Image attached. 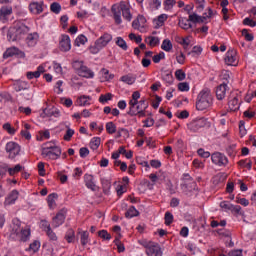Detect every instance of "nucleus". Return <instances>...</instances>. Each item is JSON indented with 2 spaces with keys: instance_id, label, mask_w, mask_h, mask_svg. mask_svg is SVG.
Masks as SVG:
<instances>
[{
  "instance_id": "obj_1",
  "label": "nucleus",
  "mask_w": 256,
  "mask_h": 256,
  "mask_svg": "<svg viewBox=\"0 0 256 256\" xmlns=\"http://www.w3.org/2000/svg\"><path fill=\"white\" fill-rule=\"evenodd\" d=\"M10 239L12 241H19L20 243H27L31 239V227L25 226L21 228V221L13 219L10 226Z\"/></svg>"
},
{
  "instance_id": "obj_2",
  "label": "nucleus",
  "mask_w": 256,
  "mask_h": 256,
  "mask_svg": "<svg viewBox=\"0 0 256 256\" xmlns=\"http://www.w3.org/2000/svg\"><path fill=\"white\" fill-rule=\"evenodd\" d=\"M213 93L209 88H204L199 92L196 100V109L197 111H205L210 107H213Z\"/></svg>"
},
{
  "instance_id": "obj_3",
  "label": "nucleus",
  "mask_w": 256,
  "mask_h": 256,
  "mask_svg": "<svg viewBox=\"0 0 256 256\" xmlns=\"http://www.w3.org/2000/svg\"><path fill=\"white\" fill-rule=\"evenodd\" d=\"M113 41V35L105 32L102 36H100L94 44L90 45L89 51L92 55H97L100 51L105 49L109 43Z\"/></svg>"
},
{
  "instance_id": "obj_4",
  "label": "nucleus",
  "mask_w": 256,
  "mask_h": 256,
  "mask_svg": "<svg viewBox=\"0 0 256 256\" xmlns=\"http://www.w3.org/2000/svg\"><path fill=\"white\" fill-rule=\"evenodd\" d=\"M72 67L79 77H83L84 79H93V77H95V72L87 67L85 62L81 60H75L72 63Z\"/></svg>"
},
{
  "instance_id": "obj_5",
  "label": "nucleus",
  "mask_w": 256,
  "mask_h": 256,
  "mask_svg": "<svg viewBox=\"0 0 256 256\" xmlns=\"http://www.w3.org/2000/svg\"><path fill=\"white\" fill-rule=\"evenodd\" d=\"M25 33H29V27L22 24L20 26L10 28L8 30L7 37L9 41H19Z\"/></svg>"
},
{
  "instance_id": "obj_6",
  "label": "nucleus",
  "mask_w": 256,
  "mask_h": 256,
  "mask_svg": "<svg viewBox=\"0 0 256 256\" xmlns=\"http://www.w3.org/2000/svg\"><path fill=\"white\" fill-rule=\"evenodd\" d=\"M5 151L8 154V159H15L21 153V146L14 141H10L6 143Z\"/></svg>"
},
{
  "instance_id": "obj_7",
  "label": "nucleus",
  "mask_w": 256,
  "mask_h": 256,
  "mask_svg": "<svg viewBox=\"0 0 256 256\" xmlns=\"http://www.w3.org/2000/svg\"><path fill=\"white\" fill-rule=\"evenodd\" d=\"M209 126V121H207L206 118H199L196 120H193L188 124L189 131H192V133H197L200 129H203V127Z\"/></svg>"
},
{
  "instance_id": "obj_8",
  "label": "nucleus",
  "mask_w": 256,
  "mask_h": 256,
  "mask_svg": "<svg viewBox=\"0 0 256 256\" xmlns=\"http://www.w3.org/2000/svg\"><path fill=\"white\" fill-rule=\"evenodd\" d=\"M146 247V254L148 256H163V252L161 251V246L154 242H149L144 245Z\"/></svg>"
},
{
  "instance_id": "obj_9",
  "label": "nucleus",
  "mask_w": 256,
  "mask_h": 256,
  "mask_svg": "<svg viewBox=\"0 0 256 256\" xmlns=\"http://www.w3.org/2000/svg\"><path fill=\"white\" fill-rule=\"evenodd\" d=\"M224 61L226 65H231L233 67L237 66V64L239 63V56H237V50H228L225 54Z\"/></svg>"
},
{
  "instance_id": "obj_10",
  "label": "nucleus",
  "mask_w": 256,
  "mask_h": 256,
  "mask_svg": "<svg viewBox=\"0 0 256 256\" xmlns=\"http://www.w3.org/2000/svg\"><path fill=\"white\" fill-rule=\"evenodd\" d=\"M211 159L212 163H214V165H218V167H225V165L229 163V159H227V156H225L221 152L213 153Z\"/></svg>"
},
{
  "instance_id": "obj_11",
  "label": "nucleus",
  "mask_w": 256,
  "mask_h": 256,
  "mask_svg": "<svg viewBox=\"0 0 256 256\" xmlns=\"http://www.w3.org/2000/svg\"><path fill=\"white\" fill-rule=\"evenodd\" d=\"M59 49L63 53L71 51V38L67 34H62L59 39Z\"/></svg>"
},
{
  "instance_id": "obj_12",
  "label": "nucleus",
  "mask_w": 256,
  "mask_h": 256,
  "mask_svg": "<svg viewBox=\"0 0 256 256\" xmlns=\"http://www.w3.org/2000/svg\"><path fill=\"white\" fill-rule=\"evenodd\" d=\"M45 3L43 1H32L30 2L28 9L32 15H41L43 13Z\"/></svg>"
},
{
  "instance_id": "obj_13",
  "label": "nucleus",
  "mask_w": 256,
  "mask_h": 256,
  "mask_svg": "<svg viewBox=\"0 0 256 256\" xmlns=\"http://www.w3.org/2000/svg\"><path fill=\"white\" fill-rule=\"evenodd\" d=\"M227 91H229V86L227 85V82H223L222 84L217 86L215 90L216 99L218 101H223V99L227 97Z\"/></svg>"
},
{
  "instance_id": "obj_14",
  "label": "nucleus",
  "mask_w": 256,
  "mask_h": 256,
  "mask_svg": "<svg viewBox=\"0 0 256 256\" xmlns=\"http://www.w3.org/2000/svg\"><path fill=\"white\" fill-rule=\"evenodd\" d=\"M13 15V7L2 6L0 8V21L1 23H8L9 17Z\"/></svg>"
},
{
  "instance_id": "obj_15",
  "label": "nucleus",
  "mask_w": 256,
  "mask_h": 256,
  "mask_svg": "<svg viewBox=\"0 0 256 256\" xmlns=\"http://www.w3.org/2000/svg\"><path fill=\"white\" fill-rule=\"evenodd\" d=\"M77 237H79L82 247H87L88 243H91V238H89V231L87 230L78 228Z\"/></svg>"
},
{
  "instance_id": "obj_16",
  "label": "nucleus",
  "mask_w": 256,
  "mask_h": 256,
  "mask_svg": "<svg viewBox=\"0 0 256 256\" xmlns=\"http://www.w3.org/2000/svg\"><path fill=\"white\" fill-rule=\"evenodd\" d=\"M42 155L47 159H51L52 161H55L56 159H59V157H61V148H54V150L42 151Z\"/></svg>"
},
{
  "instance_id": "obj_17",
  "label": "nucleus",
  "mask_w": 256,
  "mask_h": 256,
  "mask_svg": "<svg viewBox=\"0 0 256 256\" xmlns=\"http://www.w3.org/2000/svg\"><path fill=\"white\" fill-rule=\"evenodd\" d=\"M67 216H65V212L60 211L56 214V216L52 219V226L57 229V227H61L65 223V219Z\"/></svg>"
},
{
  "instance_id": "obj_18",
  "label": "nucleus",
  "mask_w": 256,
  "mask_h": 256,
  "mask_svg": "<svg viewBox=\"0 0 256 256\" xmlns=\"http://www.w3.org/2000/svg\"><path fill=\"white\" fill-rule=\"evenodd\" d=\"M14 55L25 57V52L19 50L17 47H10L4 52L3 57L4 59H9V57H14Z\"/></svg>"
},
{
  "instance_id": "obj_19",
  "label": "nucleus",
  "mask_w": 256,
  "mask_h": 256,
  "mask_svg": "<svg viewBox=\"0 0 256 256\" xmlns=\"http://www.w3.org/2000/svg\"><path fill=\"white\" fill-rule=\"evenodd\" d=\"M43 73H45V66L39 65L37 67L36 71L27 72L26 77H27V79H29V81H31V79H39V77H41V75H43Z\"/></svg>"
},
{
  "instance_id": "obj_20",
  "label": "nucleus",
  "mask_w": 256,
  "mask_h": 256,
  "mask_svg": "<svg viewBox=\"0 0 256 256\" xmlns=\"http://www.w3.org/2000/svg\"><path fill=\"white\" fill-rule=\"evenodd\" d=\"M84 182L87 189H90L91 191H97V185L95 184V177H93V175L85 174Z\"/></svg>"
},
{
  "instance_id": "obj_21",
  "label": "nucleus",
  "mask_w": 256,
  "mask_h": 256,
  "mask_svg": "<svg viewBox=\"0 0 256 256\" xmlns=\"http://www.w3.org/2000/svg\"><path fill=\"white\" fill-rule=\"evenodd\" d=\"M111 11H112L113 16H114L115 24L116 25H121V23H122V20H121V13H122L121 3H120V5L114 4L111 8Z\"/></svg>"
},
{
  "instance_id": "obj_22",
  "label": "nucleus",
  "mask_w": 256,
  "mask_h": 256,
  "mask_svg": "<svg viewBox=\"0 0 256 256\" xmlns=\"http://www.w3.org/2000/svg\"><path fill=\"white\" fill-rule=\"evenodd\" d=\"M145 17L138 16L137 19L133 20L132 27L133 29H136L137 31H140V33H143V30L145 29Z\"/></svg>"
},
{
  "instance_id": "obj_23",
  "label": "nucleus",
  "mask_w": 256,
  "mask_h": 256,
  "mask_svg": "<svg viewBox=\"0 0 256 256\" xmlns=\"http://www.w3.org/2000/svg\"><path fill=\"white\" fill-rule=\"evenodd\" d=\"M17 199H19V191L12 190L5 198L4 205H15V201H17Z\"/></svg>"
},
{
  "instance_id": "obj_24",
  "label": "nucleus",
  "mask_w": 256,
  "mask_h": 256,
  "mask_svg": "<svg viewBox=\"0 0 256 256\" xmlns=\"http://www.w3.org/2000/svg\"><path fill=\"white\" fill-rule=\"evenodd\" d=\"M39 41V34L37 32L30 33L26 37V44L28 47H35Z\"/></svg>"
},
{
  "instance_id": "obj_25",
  "label": "nucleus",
  "mask_w": 256,
  "mask_h": 256,
  "mask_svg": "<svg viewBox=\"0 0 256 256\" xmlns=\"http://www.w3.org/2000/svg\"><path fill=\"white\" fill-rule=\"evenodd\" d=\"M121 11L122 16L126 21H131L133 19V15H131V9H129V5L125 2H121Z\"/></svg>"
},
{
  "instance_id": "obj_26",
  "label": "nucleus",
  "mask_w": 256,
  "mask_h": 256,
  "mask_svg": "<svg viewBox=\"0 0 256 256\" xmlns=\"http://www.w3.org/2000/svg\"><path fill=\"white\" fill-rule=\"evenodd\" d=\"M14 90L19 93L20 91H25L27 89H29V83L26 81H22V80H17L14 84H13Z\"/></svg>"
},
{
  "instance_id": "obj_27",
  "label": "nucleus",
  "mask_w": 256,
  "mask_h": 256,
  "mask_svg": "<svg viewBox=\"0 0 256 256\" xmlns=\"http://www.w3.org/2000/svg\"><path fill=\"white\" fill-rule=\"evenodd\" d=\"M241 103H239V96H234L228 101L230 111H239Z\"/></svg>"
},
{
  "instance_id": "obj_28",
  "label": "nucleus",
  "mask_w": 256,
  "mask_h": 256,
  "mask_svg": "<svg viewBox=\"0 0 256 256\" xmlns=\"http://www.w3.org/2000/svg\"><path fill=\"white\" fill-rule=\"evenodd\" d=\"M64 239L68 243H75L76 237H75V230L73 228H69L64 235Z\"/></svg>"
},
{
  "instance_id": "obj_29",
  "label": "nucleus",
  "mask_w": 256,
  "mask_h": 256,
  "mask_svg": "<svg viewBox=\"0 0 256 256\" xmlns=\"http://www.w3.org/2000/svg\"><path fill=\"white\" fill-rule=\"evenodd\" d=\"M77 105L80 107H87L91 105V96H80L77 101Z\"/></svg>"
},
{
  "instance_id": "obj_30",
  "label": "nucleus",
  "mask_w": 256,
  "mask_h": 256,
  "mask_svg": "<svg viewBox=\"0 0 256 256\" xmlns=\"http://www.w3.org/2000/svg\"><path fill=\"white\" fill-rule=\"evenodd\" d=\"M178 25L181 29H184V31H187L193 28V25L191 24L190 20L187 18H180Z\"/></svg>"
},
{
  "instance_id": "obj_31",
  "label": "nucleus",
  "mask_w": 256,
  "mask_h": 256,
  "mask_svg": "<svg viewBox=\"0 0 256 256\" xmlns=\"http://www.w3.org/2000/svg\"><path fill=\"white\" fill-rule=\"evenodd\" d=\"M120 81H122V83H126V85H133L135 81H137V78L133 74H127L122 76Z\"/></svg>"
},
{
  "instance_id": "obj_32",
  "label": "nucleus",
  "mask_w": 256,
  "mask_h": 256,
  "mask_svg": "<svg viewBox=\"0 0 256 256\" xmlns=\"http://www.w3.org/2000/svg\"><path fill=\"white\" fill-rule=\"evenodd\" d=\"M139 100H130L129 101V111L127 112V115H130V117H135L137 114V110H135V106L138 105Z\"/></svg>"
},
{
  "instance_id": "obj_33",
  "label": "nucleus",
  "mask_w": 256,
  "mask_h": 256,
  "mask_svg": "<svg viewBox=\"0 0 256 256\" xmlns=\"http://www.w3.org/2000/svg\"><path fill=\"white\" fill-rule=\"evenodd\" d=\"M39 249H41V242L39 240H34L26 249V251H29L30 253H37Z\"/></svg>"
},
{
  "instance_id": "obj_34",
  "label": "nucleus",
  "mask_w": 256,
  "mask_h": 256,
  "mask_svg": "<svg viewBox=\"0 0 256 256\" xmlns=\"http://www.w3.org/2000/svg\"><path fill=\"white\" fill-rule=\"evenodd\" d=\"M161 49L163 51H166V53H170V51H173V43L169 39H164L161 44Z\"/></svg>"
},
{
  "instance_id": "obj_35",
  "label": "nucleus",
  "mask_w": 256,
  "mask_h": 256,
  "mask_svg": "<svg viewBox=\"0 0 256 256\" xmlns=\"http://www.w3.org/2000/svg\"><path fill=\"white\" fill-rule=\"evenodd\" d=\"M139 216V211L137 210V208H135V206H131L125 213V217H127V219H133V217H138Z\"/></svg>"
},
{
  "instance_id": "obj_36",
  "label": "nucleus",
  "mask_w": 256,
  "mask_h": 256,
  "mask_svg": "<svg viewBox=\"0 0 256 256\" xmlns=\"http://www.w3.org/2000/svg\"><path fill=\"white\" fill-rule=\"evenodd\" d=\"M102 78L101 81H111L112 79H115V75L109 73V70L102 68L101 69Z\"/></svg>"
},
{
  "instance_id": "obj_37",
  "label": "nucleus",
  "mask_w": 256,
  "mask_h": 256,
  "mask_svg": "<svg viewBox=\"0 0 256 256\" xmlns=\"http://www.w3.org/2000/svg\"><path fill=\"white\" fill-rule=\"evenodd\" d=\"M145 43L150 47H157V45H159V38L155 36H148L145 38Z\"/></svg>"
},
{
  "instance_id": "obj_38",
  "label": "nucleus",
  "mask_w": 256,
  "mask_h": 256,
  "mask_svg": "<svg viewBox=\"0 0 256 256\" xmlns=\"http://www.w3.org/2000/svg\"><path fill=\"white\" fill-rule=\"evenodd\" d=\"M55 149H61V147L55 145V142H46L42 146V151H51Z\"/></svg>"
},
{
  "instance_id": "obj_39",
  "label": "nucleus",
  "mask_w": 256,
  "mask_h": 256,
  "mask_svg": "<svg viewBox=\"0 0 256 256\" xmlns=\"http://www.w3.org/2000/svg\"><path fill=\"white\" fill-rule=\"evenodd\" d=\"M86 43H87V38L83 34L77 36V38L74 41L75 47H81V45H85Z\"/></svg>"
},
{
  "instance_id": "obj_40",
  "label": "nucleus",
  "mask_w": 256,
  "mask_h": 256,
  "mask_svg": "<svg viewBox=\"0 0 256 256\" xmlns=\"http://www.w3.org/2000/svg\"><path fill=\"white\" fill-rule=\"evenodd\" d=\"M115 43L123 51H127V49H129V46H127V42L122 37H116Z\"/></svg>"
},
{
  "instance_id": "obj_41",
  "label": "nucleus",
  "mask_w": 256,
  "mask_h": 256,
  "mask_svg": "<svg viewBox=\"0 0 256 256\" xmlns=\"http://www.w3.org/2000/svg\"><path fill=\"white\" fill-rule=\"evenodd\" d=\"M99 145H101V138L100 137H94L90 141V149H93V151H96V149H99Z\"/></svg>"
},
{
  "instance_id": "obj_42",
  "label": "nucleus",
  "mask_w": 256,
  "mask_h": 256,
  "mask_svg": "<svg viewBox=\"0 0 256 256\" xmlns=\"http://www.w3.org/2000/svg\"><path fill=\"white\" fill-rule=\"evenodd\" d=\"M162 80L164 81V83H166V85H173V81H174L173 74L169 72L164 73L162 75Z\"/></svg>"
},
{
  "instance_id": "obj_43",
  "label": "nucleus",
  "mask_w": 256,
  "mask_h": 256,
  "mask_svg": "<svg viewBox=\"0 0 256 256\" xmlns=\"http://www.w3.org/2000/svg\"><path fill=\"white\" fill-rule=\"evenodd\" d=\"M55 199H57V194L52 193L48 195L47 201H48V206L50 209H55Z\"/></svg>"
},
{
  "instance_id": "obj_44",
  "label": "nucleus",
  "mask_w": 256,
  "mask_h": 256,
  "mask_svg": "<svg viewBox=\"0 0 256 256\" xmlns=\"http://www.w3.org/2000/svg\"><path fill=\"white\" fill-rule=\"evenodd\" d=\"M106 131L109 135L117 133V125H115L113 122L106 123Z\"/></svg>"
},
{
  "instance_id": "obj_45",
  "label": "nucleus",
  "mask_w": 256,
  "mask_h": 256,
  "mask_svg": "<svg viewBox=\"0 0 256 256\" xmlns=\"http://www.w3.org/2000/svg\"><path fill=\"white\" fill-rule=\"evenodd\" d=\"M113 99V94L111 93H106V94H101L99 97V102L102 103V105H105L107 101H111Z\"/></svg>"
},
{
  "instance_id": "obj_46",
  "label": "nucleus",
  "mask_w": 256,
  "mask_h": 256,
  "mask_svg": "<svg viewBox=\"0 0 256 256\" xmlns=\"http://www.w3.org/2000/svg\"><path fill=\"white\" fill-rule=\"evenodd\" d=\"M177 1L176 0H164V9L165 11H171V9H173V7H175Z\"/></svg>"
},
{
  "instance_id": "obj_47",
  "label": "nucleus",
  "mask_w": 256,
  "mask_h": 256,
  "mask_svg": "<svg viewBox=\"0 0 256 256\" xmlns=\"http://www.w3.org/2000/svg\"><path fill=\"white\" fill-rule=\"evenodd\" d=\"M50 11L55 13V15H59L61 13V4L54 2L50 5Z\"/></svg>"
},
{
  "instance_id": "obj_48",
  "label": "nucleus",
  "mask_w": 256,
  "mask_h": 256,
  "mask_svg": "<svg viewBox=\"0 0 256 256\" xmlns=\"http://www.w3.org/2000/svg\"><path fill=\"white\" fill-rule=\"evenodd\" d=\"M2 128L4 129V131H7L9 135H15V133L17 132V130L11 126V123L3 124Z\"/></svg>"
},
{
  "instance_id": "obj_49",
  "label": "nucleus",
  "mask_w": 256,
  "mask_h": 256,
  "mask_svg": "<svg viewBox=\"0 0 256 256\" xmlns=\"http://www.w3.org/2000/svg\"><path fill=\"white\" fill-rule=\"evenodd\" d=\"M98 237H100V239H103L104 241H111V235L109 234V232H107V230H100L98 232Z\"/></svg>"
},
{
  "instance_id": "obj_50",
  "label": "nucleus",
  "mask_w": 256,
  "mask_h": 256,
  "mask_svg": "<svg viewBox=\"0 0 256 256\" xmlns=\"http://www.w3.org/2000/svg\"><path fill=\"white\" fill-rule=\"evenodd\" d=\"M175 77L177 81H185L187 74H185V71H183L182 69H178L175 71Z\"/></svg>"
},
{
  "instance_id": "obj_51",
  "label": "nucleus",
  "mask_w": 256,
  "mask_h": 256,
  "mask_svg": "<svg viewBox=\"0 0 256 256\" xmlns=\"http://www.w3.org/2000/svg\"><path fill=\"white\" fill-rule=\"evenodd\" d=\"M148 107H149V102H147V100H145V99H142V100L138 101L136 110H147Z\"/></svg>"
},
{
  "instance_id": "obj_52",
  "label": "nucleus",
  "mask_w": 256,
  "mask_h": 256,
  "mask_svg": "<svg viewBox=\"0 0 256 256\" xmlns=\"http://www.w3.org/2000/svg\"><path fill=\"white\" fill-rule=\"evenodd\" d=\"M173 214L169 211H167L164 215L165 225L169 226L171 223H173Z\"/></svg>"
},
{
  "instance_id": "obj_53",
  "label": "nucleus",
  "mask_w": 256,
  "mask_h": 256,
  "mask_svg": "<svg viewBox=\"0 0 256 256\" xmlns=\"http://www.w3.org/2000/svg\"><path fill=\"white\" fill-rule=\"evenodd\" d=\"M23 169V167L20 164H17L14 168H8L7 171L9 175L13 176L16 175V173H19Z\"/></svg>"
},
{
  "instance_id": "obj_54",
  "label": "nucleus",
  "mask_w": 256,
  "mask_h": 256,
  "mask_svg": "<svg viewBox=\"0 0 256 256\" xmlns=\"http://www.w3.org/2000/svg\"><path fill=\"white\" fill-rule=\"evenodd\" d=\"M75 135V130L67 128L66 133L63 137L64 141H71V138Z\"/></svg>"
},
{
  "instance_id": "obj_55",
  "label": "nucleus",
  "mask_w": 256,
  "mask_h": 256,
  "mask_svg": "<svg viewBox=\"0 0 256 256\" xmlns=\"http://www.w3.org/2000/svg\"><path fill=\"white\" fill-rule=\"evenodd\" d=\"M41 229L47 233V231L51 230V224L47 220H41L40 221Z\"/></svg>"
},
{
  "instance_id": "obj_56",
  "label": "nucleus",
  "mask_w": 256,
  "mask_h": 256,
  "mask_svg": "<svg viewBox=\"0 0 256 256\" xmlns=\"http://www.w3.org/2000/svg\"><path fill=\"white\" fill-rule=\"evenodd\" d=\"M217 233L218 235H220V237H226V239H231V231L229 230L218 229Z\"/></svg>"
},
{
  "instance_id": "obj_57",
  "label": "nucleus",
  "mask_w": 256,
  "mask_h": 256,
  "mask_svg": "<svg viewBox=\"0 0 256 256\" xmlns=\"http://www.w3.org/2000/svg\"><path fill=\"white\" fill-rule=\"evenodd\" d=\"M240 137H245L247 135V129H245V121L241 120L239 122Z\"/></svg>"
},
{
  "instance_id": "obj_58",
  "label": "nucleus",
  "mask_w": 256,
  "mask_h": 256,
  "mask_svg": "<svg viewBox=\"0 0 256 256\" xmlns=\"http://www.w3.org/2000/svg\"><path fill=\"white\" fill-rule=\"evenodd\" d=\"M46 235L49 241H57L58 237L57 234L50 228V230L46 231Z\"/></svg>"
},
{
  "instance_id": "obj_59",
  "label": "nucleus",
  "mask_w": 256,
  "mask_h": 256,
  "mask_svg": "<svg viewBox=\"0 0 256 256\" xmlns=\"http://www.w3.org/2000/svg\"><path fill=\"white\" fill-rule=\"evenodd\" d=\"M162 59H165V52H160L152 57L153 63H161Z\"/></svg>"
},
{
  "instance_id": "obj_60",
  "label": "nucleus",
  "mask_w": 256,
  "mask_h": 256,
  "mask_svg": "<svg viewBox=\"0 0 256 256\" xmlns=\"http://www.w3.org/2000/svg\"><path fill=\"white\" fill-rule=\"evenodd\" d=\"M243 25H246L247 27H256V21L252 18L246 17L243 20Z\"/></svg>"
},
{
  "instance_id": "obj_61",
  "label": "nucleus",
  "mask_w": 256,
  "mask_h": 256,
  "mask_svg": "<svg viewBox=\"0 0 256 256\" xmlns=\"http://www.w3.org/2000/svg\"><path fill=\"white\" fill-rule=\"evenodd\" d=\"M242 35L244 36L246 41H253L255 39L253 34L249 33V30L247 29L242 30Z\"/></svg>"
},
{
  "instance_id": "obj_62",
  "label": "nucleus",
  "mask_w": 256,
  "mask_h": 256,
  "mask_svg": "<svg viewBox=\"0 0 256 256\" xmlns=\"http://www.w3.org/2000/svg\"><path fill=\"white\" fill-rule=\"evenodd\" d=\"M189 89H190L189 83L187 82H180L178 84V91L187 92L189 91Z\"/></svg>"
},
{
  "instance_id": "obj_63",
  "label": "nucleus",
  "mask_w": 256,
  "mask_h": 256,
  "mask_svg": "<svg viewBox=\"0 0 256 256\" xmlns=\"http://www.w3.org/2000/svg\"><path fill=\"white\" fill-rule=\"evenodd\" d=\"M230 211L235 215H243V212H241V206L239 205L232 204V206H230Z\"/></svg>"
},
{
  "instance_id": "obj_64",
  "label": "nucleus",
  "mask_w": 256,
  "mask_h": 256,
  "mask_svg": "<svg viewBox=\"0 0 256 256\" xmlns=\"http://www.w3.org/2000/svg\"><path fill=\"white\" fill-rule=\"evenodd\" d=\"M226 256H243V250L241 249L231 250Z\"/></svg>"
}]
</instances>
